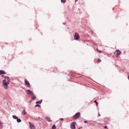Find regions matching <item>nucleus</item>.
<instances>
[{
    "instance_id": "13",
    "label": "nucleus",
    "mask_w": 129,
    "mask_h": 129,
    "mask_svg": "<svg viewBox=\"0 0 129 129\" xmlns=\"http://www.w3.org/2000/svg\"><path fill=\"white\" fill-rule=\"evenodd\" d=\"M13 117L14 119H17L18 118V117L15 115H13Z\"/></svg>"
},
{
    "instance_id": "27",
    "label": "nucleus",
    "mask_w": 129,
    "mask_h": 129,
    "mask_svg": "<svg viewBox=\"0 0 129 129\" xmlns=\"http://www.w3.org/2000/svg\"><path fill=\"white\" fill-rule=\"evenodd\" d=\"M128 80H129V74L128 76Z\"/></svg>"
},
{
    "instance_id": "10",
    "label": "nucleus",
    "mask_w": 129,
    "mask_h": 129,
    "mask_svg": "<svg viewBox=\"0 0 129 129\" xmlns=\"http://www.w3.org/2000/svg\"><path fill=\"white\" fill-rule=\"evenodd\" d=\"M36 97L35 96L34 94L32 95V96H31V99L33 100H34L36 99Z\"/></svg>"
},
{
    "instance_id": "6",
    "label": "nucleus",
    "mask_w": 129,
    "mask_h": 129,
    "mask_svg": "<svg viewBox=\"0 0 129 129\" xmlns=\"http://www.w3.org/2000/svg\"><path fill=\"white\" fill-rule=\"evenodd\" d=\"M114 53L118 55L120 54L121 52L119 50H117L114 52Z\"/></svg>"
},
{
    "instance_id": "15",
    "label": "nucleus",
    "mask_w": 129,
    "mask_h": 129,
    "mask_svg": "<svg viewBox=\"0 0 129 129\" xmlns=\"http://www.w3.org/2000/svg\"><path fill=\"white\" fill-rule=\"evenodd\" d=\"M3 84H4V85L6 86H7L8 84V83H7V82H3Z\"/></svg>"
},
{
    "instance_id": "1",
    "label": "nucleus",
    "mask_w": 129,
    "mask_h": 129,
    "mask_svg": "<svg viewBox=\"0 0 129 129\" xmlns=\"http://www.w3.org/2000/svg\"><path fill=\"white\" fill-rule=\"evenodd\" d=\"M80 116V113L79 112L76 113L73 116V119H77Z\"/></svg>"
},
{
    "instance_id": "24",
    "label": "nucleus",
    "mask_w": 129,
    "mask_h": 129,
    "mask_svg": "<svg viewBox=\"0 0 129 129\" xmlns=\"http://www.w3.org/2000/svg\"><path fill=\"white\" fill-rule=\"evenodd\" d=\"M104 128H107V126H105L104 127Z\"/></svg>"
},
{
    "instance_id": "12",
    "label": "nucleus",
    "mask_w": 129,
    "mask_h": 129,
    "mask_svg": "<svg viewBox=\"0 0 129 129\" xmlns=\"http://www.w3.org/2000/svg\"><path fill=\"white\" fill-rule=\"evenodd\" d=\"M26 113L25 110H23V111L22 112V114L24 115H25Z\"/></svg>"
},
{
    "instance_id": "9",
    "label": "nucleus",
    "mask_w": 129,
    "mask_h": 129,
    "mask_svg": "<svg viewBox=\"0 0 129 129\" xmlns=\"http://www.w3.org/2000/svg\"><path fill=\"white\" fill-rule=\"evenodd\" d=\"M45 119L48 121L49 122H51L52 121V120L50 119V118L48 117H45Z\"/></svg>"
},
{
    "instance_id": "30",
    "label": "nucleus",
    "mask_w": 129,
    "mask_h": 129,
    "mask_svg": "<svg viewBox=\"0 0 129 129\" xmlns=\"http://www.w3.org/2000/svg\"><path fill=\"white\" fill-rule=\"evenodd\" d=\"M99 116H100V115L99 114Z\"/></svg>"
},
{
    "instance_id": "17",
    "label": "nucleus",
    "mask_w": 129,
    "mask_h": 129,
    "mask_svg": "<svg viewBox=\"0 0 129 129\" xmlns=\"http://www.w3.org/2000/svg\"><path fill=\"white\" fill-rule=\"evenodd\" d=\"M61 3H66V0H60Z\"/></svg>"
},
{
    "instance_id": "23",
    "label": "nucleus",
    "mask_w": 129,
    "mask_h": 129,
    "mask_svg": "<svg viewBox=\"0 0 129 129\" xmlns=\"http://www.w3.org/2000/svg\"><path fill=\"white\" fill-rule=\"evenodd\" d=\"M97 50L98 51V52H99V53H101L102 52V51H99L98 50V49H97Z\"/></svg>"
},
{
    "instance_id": "5",
    "label": "nucleus",
    "mask_w": 129,
    "mask_h": 129,
    "mask_svg": "<svg viewBox=\"0 0 129 129\" xmlns=\"http://www.w3.org/2000/svg\"><path fill=\"white\" fill-rule=\"evenodd\" d=\"M27 91L28 92L27 94L28 95H29L30 96L32 95H33L34 93L31 91L29 89L27 90Z\"/></svg>"
},
{
    "instance_id": "28",
    "label": "nucleus",
    "mask_w": 129,
    "mask_h": 129,
    "mask_svg": "<svg viewBox=\"0 0 129 129\" xmlns=\"http://www.w3.org/2000/svg\"><path fill=\"white\" fill-rule=\"evenodd\" d=\"M78 1V0H75V2H76Z\"/></svg>"
},
{
    "instance_id": "31",
    "label": "nucleus",
    "mask_w": 129,
    "mask_h": 129,
    "mask_svg": "<svg viewBox=\"0 0 129 129\" xmlns=\"http://www.w3.org/2000/svg\"><path fill=\"white\" fill-rule=\"evenodd\" d=\"M5 88H6V89H7V88H6V87H5Z\"/></svg>"
},
{
    "instance_id": "18",
    "label": "nucleus",
    "mask_w": 129,
    "mask_h": 129,
    "mask_svg": "<svg viewBox=\"0 0 129 129\" xmlns=\"http://www.w3.org/2000/svg\"><path fill=\"white\" fill-rule=\"evenodd\" d=\"M40 105H39V104H37L36 105H35V107H40Z\"/></svg>"
},
{
    "instance_id": "20",
    "label": "nucleus",
    "mask_w": 129,
    "mask_h": 129,
    "mask_svg": "<svg viewBox=\"0 0 129 129\" xmlns=\"http://www.w3.org/2000/svg\"><path fill=\"white\" fill-rule=\"evenodd\" d=\"M59 119L60 121H63V119L62 118H60Z\"/></svg>"
},
{
    "instance_id": "19",
    "label": "nucleus",
    "mask_w": 129,
    "mask_h": 129,
    "mask_svg": "<svg viewBox=\"0 0 129 129\" xmlns=\"http://www.w3.org/2000/svg\"><path fill=\"white\" fill-rule=\"evenodd\" d=\"M94 102L96 104V105H97L98 104V103H97V102H96V100H95L94 101Z\"/></svg>"
},
{
    "instance_id": "22",
    "label": "nucleus",
    "mask_w": 129,
    "mask_h": 129,
    "mask_svg": "<svg viewBox=\"0 0 129 129\" xmlns=\"http://www.w3.org/2000/svg\"><path fill=\"white\" fill-rule=\"evenodd\" d=\"M98 62H101V60L100 59H99L98 60Z\"/></svg>"
},
{
    "instance_id": "14",
    "label": "nucleus",
    "mask_w": 129,
    "mask_h": 129,
    "mask_svg": "<svg viewBox=\"0 0 129 129\" xmlns=\"http://www.w3.org/2000/svg\"><path fill=\"white\" fill-rule=\"evenodd\" d=\"M17 121L18 123L20 122H21V120L19 118H18L17 119Z\"/></svg>"
},
{
    "instance_id": "32",
    "label": "nucleus",
    "mask_w": 129,
    "mask_h": 129,
    "mask_svg": "<svg viewBox=\"0 0 129 129\" xmlns=\"http://www.w3.org/2000/svg\"><path fill=\"white\" fill-rule=\"evenodd\" d=\"M93 122H95V121H93Z\"/></svg>"
},
{
    "instance_id": "7",
    "label": "nucleus",
    "mask_w": 129,
    "mask_h": 129,
    "mask_svg": "<svg viewBox=\"0 0 129 129\" xmlns=\"http://www.w3.org/2000/svg\"><path fill=\"white\" fill-rule=\"evenodd\" d=\"M29 126L31 129H35V127L33 124H31L30 122H29Z\"/></svg>"
},
{
    "instance_id": "3",
    "label": "nucleus",
    "mask_w": 129,
    "mask_h": 129,
    "mask_svg": "<svg viewBox=\"0 0 129 129\" xmlns=\"http://www.w3.org/2000/svg\"><path fill=\"white\" fill-rule=\"evenodd\" d=\"M75 123H76L75 122H72L70 125V127L71 129H75L76 127Z\"/></svg>"
},
{
    "instance_id": "8",
    "label": "nucleus",
    "mask_w": 129,
    "mask_h": 129,
    "mask_svg": "<svg viewBox=\"0 0 129 129\" xmlns=\"http://www.w3.org/2000/svg\"><path fill=\"white\" fill-rule=\"evenodd\" d=\"M5 72L2 70H0V75H3L5 74Z\"/></svg>"
},
{
    "instance_id": "25",
    "label": "nucleus",
    "mask_w": 129,
    "mask_h": 129,
    "mask_svg": "<svg viewBox=\"0 0 129 129\" xmlns=\"http://www.w3.org/2000/svg\"><path fill=\"white\" fill-rule=\"evenodd\" d=\"M5 77V78H7L8 79H9V77Z\"/></svg>"
},
{
    "instance_id": "26",
    "label": "nucleus",
    "mask_w": 129,
    "mask_h": 129,
    "mask_svg": "<svg viewBox=\"0 0 129 129\" xmlns=\"http://www.w3.org/2000/svg\"><path fill=\"white\" fill-rule=\"evenodd\" d=\"M84 123H87V121H84Z\"/></svg>"
},
{
    "instance_id": "4",
    "label": "nucleus",
    "mask_w": 129,
    "mask_h": 129,
    "mask_svg": "<svg viewBox=\"0 0 129 129\" xmlns=\"http://www.w3.org/2000/svg\"><path fill=\"white\" fill-rule=\"evenodd\" d=\"M24 82L25 85L28 87H30V84L28 81L26 79H25L24 81Z\"/></svg>"
},
{
    "instance_id": "29",
    "label": "nucleus",
    "mask_w": 129,
    "mask_h": 129,
    "mask_svg": "<svg viewBox=\"0 0 129 129\" xmlns=\"http://www.w3.org/2000/svg\"><path fill=\"white\" fill-rule=\"evenodd\" d=\"M63 24L64 25H65V23H63Z\"/></svg>"
},
{
    "instance_id": "11",
    "label": "nucleus",
    "mask_w": 129,
    "mask_h": 129,
    "mask_svg": "<svg viewBox=\"0 0 129 129\" xmlns=\"http://www.w3.org/2000/svg\"><path fill=\"white\" fill-rule=\"evenodd\" d=\"M42 100H41L40 101H37L36 102V104H41L42 103Z\"/></svg>"
},
{
    "instance_id": "16",
    "label": "nucleus",
    "mask_w": 129,
    "mask_h": 129,
    "mask_svg": "<svg viewBox=\"0 0 129 129\" xmlns=\"http://www.w3.org/2000/svg\"><path fill=\"white\" fill-rule=\"evenodd\" d=\"M52 128L53 129H55L56 128V127L55 125L54 124L52 126Z\"/></svg>"
},
{
    "instance_id": "2",
    "label": "nucleus",
    "mask_w": 129,
    "mask_h": 129,
    "mask_svg": "<svg viewBox=\"0 0 129 129\" xmlns=\"http://www.w3.org/2000/svg\"><path fill=\"white\" fill-rule=\"evenodd\" d=\"M74 39L76 40H78L80 38V37L77 33H75V35L74 36Z\"/></svg>"
},
{
    "instance_id": "21",
    "label": "nucleus",
    "mask_w": 129,
    "mask_h": 129,
    "mask_svg": "<svg viewBox=\"0 0 129 129\" xmlns=\"http://www.w3.org/2000/svg\"><path fill=\"white\" fill-rule=\"evenodd\" d=\"M6 81V79H4L3 80V82H5Z\"/></svg>"
}]
</instances>
